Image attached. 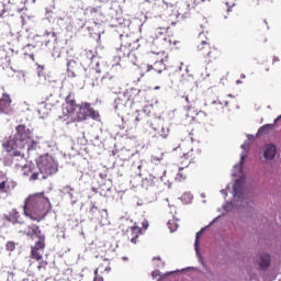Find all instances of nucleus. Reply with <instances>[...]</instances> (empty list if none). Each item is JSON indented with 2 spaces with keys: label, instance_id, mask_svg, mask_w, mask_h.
Instances as JSON below:
<instances>
[{
  "label": "nucleus",
  "instance_id": "52",
  "mask_svg": "<svg viewBox=\"0 0 281 281\" xmlns=\"http://www.w3.org/2000/svg\"><path fill=\"white\" fill-rule=\"evenodd\" d=\"M184 159H188L190 157V153L183 154Z\"/></svg>",
  "mask_w": 281,
  "mask_h": 281
},
{
  "label": "nucleus",
  "instance_id": "17",
  "mask_svg": "<svg viewBox=\"0 0 281 281\" xmlns=\"http://www.w3.org/2000/svg\"><path fill=\"white\" fill-rule=\"evenodd\" d=\"M198 38L200 41V44L198 45V52H202L203 56L210 57L212 54V48H210V44L205 41V32H201Z\"/></svg>",
  "mask_w": 281,
  "mask_h": 281
},
{
  "label": "nucleus",
  "instance_id": "60",
  "mask_svg": "<svg viewBox=\"0 0 281 281\" xmlns=\"http://www.w3.org/2000/svg\"><path fill=\"white\" fill-rule=\"evenodd\" d=\"M105 271H108V272L111 271V267H106Z\"/></svg>",
  "mask_w": 281,
  "mask_h": 281
},
{
  "label": "nucleus",
  "instance_id": "16",
  "mask_svg": "<svg viewBox=\"0 0 281 281\" xmlns=\"http://www.w3.org/2000/svg\"><path fill=\"white\" fill-rule=\"evenodd\" d=\"M0 113L4 115H10L12 113V99H10V94L3 93L0 99Z\"/></svg>",
  "mask_w": 281,
  "mask_h": 281
},
{
  "label": "nucleus",
  "instance_id": "14",
  "mask_svg": "<svg viewBox=\"0 0 281 281\" xmlns=\"http://www.w3.org/2000/svg\"><path fill=\"white\" fill-rule=\"evenodd\" d=\"M76 111H78V104H76V95L74 93H69L66 97V103L63 105V115L65 117L64 120L69 122Z\"/></svg>",
  "mask_w": 281,
  "mask_h": 281
},
{
  "label": "nucleus",
  "instance_id": "37",
  "mask_svg": "<svg viewBox=\"0 0 281 281\" xmlns=\"http://www.w3.org/2000/svg\"><path fill=\"white\" fill-rule=\"evenodd\" d=\"M190 269H193V268H184V269H181V270L169 271L166 274H162L161 278H166L167 276H172V273H180V271H188Z\"/></svg>",
  "mask_w": 281,
  "mask_h": 281
},
{
  "label": "nucleus",
  "instance_id": "49",
  "mask_svg": "<svg viewBox=\"0 0 281 281\" xmlns=\"http://www.w3.org/2000/svg\"><path fill=\"white\" fill-rule=\"evenodd\" d=\"M218 218H221V216H217V217H215L213 221H211V223L209 224V227L212 226V224H213L215 221H218Z\"/></svg>",
  "mask_w": 281,
  "mask_h": 281
},
{
  "label": "nucleus",
  "instance_id": "63",
  "mask_svg": "<svg viewBox=\"0 0 281 281\" xmlns=\"http://www.w3.org/2000/svg\"><path fill=\"white\" fill-rule=\"evenodd\" d=\"M201 198H202V199H205V193H201Z\"/></svg>",
  "mask_w": 281,
  "mask_h": 281
},
{
  "label": "nucleus",
  "instance_id": "55",
  "mask_svg": "<svg viewBox=\"0 0 281 281\" xmlns=\"http://www.w3.org/2000/svg\"><path fill=\"white\" fill-rule=\"evenodd\" d=\"M236 85H243V81L241 80H237Z\"/></svg>",
  "mask_w": 281,
  "mask_h": 281
},
{
  "label": "nucleus",
  "instance_id": "27",
  "mask_svg": "<svg viewBox=\"0 0 281 281\" xmlns=\"http://www.w3.org/2000/svg\"><path fill=\"white\" fill-rule=\"evenodd\" d=\"M130 232H132V238H131V243H133L134 245L137 244V238H139V235L142 234V228H139V226H132L130 228Z\"/></svg>",
  "mask_w": 281,
  "mask_h": 281
},
{
  "label": "nucleus",
  "instance_id": "54",
  "mask_svg": "<svg viewBox=\"0 0 281 281\" xmlns=\"http://www.w3.org/2000/svg\"><path fill=\"white\" fill-rule=\"evenodd\" d=\"M254 138H255L254 135H248V140H251Z\"/></svg>",
  "mask_w": 281,
  "mask_h": 281
},
{
  "label": "nucleus",
  "instance_id": "19",
  "mask_svg": "<svg viewBox=\"0 0 281 281\" xmlns=\"http://www.w3.org/2000/svg\"><path fill=\"white\" fill-rule=\"evenodd\" d=\"M157 183H159V178L149 176L143 180V188L145 190H150V192H157Z\"/></svg>",
  "mask_w": 281,
  "mask_h": 281
},
{
  "label": "nucleus",
  "instance_id": "64",
  "mask_svg": "<svg viewBox=\"0 0 281 281\" xmlns=\"http://www.w3.org/2000/svg\"><path fill=\"white\" fill-rule=\"evenodd\" d=\"M240 78L245 79V78H246V76H245V75H240Z\"/></svg>",
  "mask_w": 281,
  "mask_h": 281
},
{
  "label": "nucleus",
  "instance_id": "40",
  "mask_svg": "<svg viewBox=\"0 0 281 281\" xmlns=\"http://www.w3.org/2000/svg\"><path fill=\"white\" fill-rule=\"evenodd\" d=\"M176 181H186V176H183V173H181V171H179L176 176Z\"/></svg>",
  "mask_w": 281,
  "mask_h": 281
},
{
  "label": "nucleus",
  "instance_id": "26",
  "mask_svg": "<svg viewBox=\"0 0 281 281\" xmlns=\"http://www.w3.org/2000/svg\"><path fill=\"white\" fill-rule=\"evenodd\" d=\"M167 59H168V56H165L154 64V69H155V71H157V74H161L164 71V69H166L165 63Z\"/></svg>",
  "mask_w": 281,
  "mask_h": 281
},
{
  "label": "nucleus",
  "instance_id": "29",
  "mask_svg": "<svg viewBox=\"0 0 281 281\" xmlns=\"http://www.w3.org/2000/svg\"><path fill=\"white\" fill-rule=\"evenodd\" d=\"M8 221L11 223H19V211L16 209H13L7 216Z\"/></svg>",
  "mask_w": 281,
  "mask_h": 281
},
{
  "label": "nucleus",
  "instance_id": "8",
  "mask_svg": "<svg viewBox=\"0 0 281 281\" xmlns=\"http://www.w3.org/2000/svg\"><path fill=\"white\" fill-rule=\"evenodd\" d=\"M87 117L98 120L100 114L91 108L90 103H82L81 105H78L77 110L70 116V120L67 121V124H70V122H82L83 120H87Z\"/></svg>",
  "mask_w": 281,
  "mask_h": 281
},
{
  "label": "nucleus",
  "instance_id": "10",
  "mask_svg": "<svg viewBox=\"0 0 281 281\" xmlns=\"http://www.w3.org/2000/svg\"><path fill=\"white\" fill-rule=\"evenodd\" d=\"M160 7L164 10V15L168 18L170 25H175L176 23H179V19L183 16V12L179 10L177 4L162 1L160 3Z\"/></svg>",
  "mask_w": 281,
  "mask_h": 281
},
{
  "label": "nucleus",
  "instance_id": "20",
  "mask_svg": "<svg viewBox=\"0 0 281 281\" xmlns=\"http://www.w3.org/2000/svg\"><path fill=\"white\" fill-rule=\"evenodd\" d=\"M16 188V182L14 180L7 179L0 182V192L4 194H10L12 190Z\"/></svg>",
  "mask_w": 281,
  "mask_h": 281
},
{
  "label": "nucleus",
  "instance_id": "57",
  "mask_svg": "<svg viewBox=\"0 0 281 281\" xmlns=\"http://www.w3.org/2000/svg\"><path fill=\"white\" fill-rule=\"evenodd\" d=\"M46 263H43V265H40L38 267H37V269H43V266H45Z\"/></svg>",
  "mask_w": 281,
  "mask_h": 281
},
{
  "label": "nucleus",
  "instance_id": "9",
  "mask_svg": "<svg viewBox=\"0 0 281 281\" xmlns=\"http://www.w3.org/2000/svg\"><path fill=\"white\" fill-rule=\"evenodd\" d=\"M86 56L87 58L92 60L91 68L88 71V78L92 80V87H98L100 86V81H98V78H100V74H102V69L100 68V61L98 60V57H93L92 50H88L86 53Z\"/></svg>",
  "mask_w": 281,
  "mask_h": 281
},
{
  "label": "nucleus",
  "instance_id": "28",
  "mask_svg": "<svg viewBox=\"0 0 281 281\" xmlns=\"http://www.w3.org/2000/svg\"><path fill=\"white\" fill-rule=\"evenodd\" d=\"M44 38H47L45 44L47 47V44L52 43V41H56V32H54L53 29L46 30L43 34Z\"/></svg>",
  "mask_w": 281,
  "mask_h": 281
},
{
  "label": "nucleus",
  "instance_id": "42",
  "mask_svg": "<svg viewBox=\"0 0 281 281\" xmlns=\"http://www.w3.org/2000/svg\"><path fill=\"white\" fill-rule=\"evenodd\" d=\"M16 78L19 80H23V82H25V72H23V71L18 72Z\"/></svg>",
  "mask_w": 281,
  "mask_h": 281
},
{
  "label": "nucleus",
  "instance_id": "41",
  "mask_svg": "<svg viewBox=\"0 0 281 281\" xmlns=\"http://www.w3.org/2000/svg\"><path fill=\"white\" fill-rule=\"evenodd\" d=\"M93 281H104V278H102V276L98 274V269L94 270Z\"/></svg>",
  "mask_w": 281,
  "mask_h": 281
},
{
  "label": "nucleus",
  "instance_id": "51",
  "mask_svg": "<svg viewBox=\"0 0 281 281\" xmlns=\"http://www.w3.org/2000/svg\"><path fill=\"white\" fill-rule=\"evenodd\" d=\"M280 59L278 57H273L272 63H279Z\"/></svg>",
  "mask_w": 281,
  "mask_h": 281
},
{
  "label": "nucleus",
  "instance_id": "56",
  "mask_svg": "<svg viewBox=\"0 0 281 281\" xmlns=\"http://www.w3.org/2000/svg\"><path fill=\"white\" fill-rule=\"evenodd\" d=\"M154 89H155V91H159L160 87L156 86Z\"/></svg>",
  "mask_w": 281,
  "mask_h": 281
},
{
  "label": "nucleus",
  "instance_id": "4",
  "mask_svg": "<svg viewBox=\"0 0 281 281\" xmlns=\"http://www.w3.org/2000/svg\"><path fill=\"white\" fill-rule=\"evenodd\" d=\"M139 93H142L139 89L131 88L120 94L114 101L115 111H119V113H126L128 109H133V104H135V100Z\"/></svg>",
  "mask_w": 281,
  "mask_h": 281
},
{
  "label": "nucleus",
  "instance_id": "31",
  "mask_svg": "<svg viewBox=\"0 0 281 281\" xmlns=\"http://www.w3.org/2000/svg\"><path fill=\"white\" fill-rule=\"evenodd\" d=\"M116 23L111 24V27H128V22L124 21V19L115 20Z\"/></svg>",
  "mask_w": 281,
  "mask_h": 281
},
{
  "label": "nucleus",
  "instance_id": "2",
  "mask_svg": "<svg viewBox=\"0 0 281 281\" xmlns=\"http://www.w3.org/2000/svg\"><path fill=\"white\" fill-rule=\"evenodd\" d=\"M38 143L32 138V131L25 125H18L16 133L2 144L5 153L13 157V161L25 162L23 150H35Z\"/></svg>",
  "mask_w": 281,
  "mask_h": 281
},
{
  "label": "nucleus",
  "instance_id": "36",
  "mask_svg": "<svg viewBox=\"0 0 281 281\" xmlns=\"http://www.w3.org/2000/svg\"><path fill=\"white\" fill-rule=\"evenodd\" d=\"M68 281H82V274L80 273H74Z\"/></svg>",
  "mask_w": 281,
  "mask_h": 281
},
{
  "label": "nucleus",
  "instance_id": "11",
  "mask_svg": "<svg viewBox=\"0 0 281 281\" xmlns=\"http://www.w3.org/2000/svg\"><path fill=\"white\" fill-rule=\"evenodd\" d=\"M11 164L15 168H22L24 177H29L30 181H37L38 171H36V165H34L33 162L25 164V158L24 162L21 160L14 161V157H11Z\"/></svg>",
  "mask_w": 281,
  "mask_h": 281
},
{
  "label": "nucleus",
  "instance_id": "62",
  "mask_svg": "<svg viewBox=\"0 0 281 281\" xmlns=\"http://www.w3.org/2000/svg\"><path fill=\"white\" fill-rule=\"evenodd\" d=\"M186 102H190V99L188 97H184Z\"/></svg>",
  "mask_w": 281,
  "mask_h": 281
},
{
  "label": "nucleus",
  "instance_id": "58",
  "mask_svg": "<svg viewBox=\"0 0 281 281\" xmlns=\"http://www.w3.org/2000/svg\"><path fill=\"white\" fill-rule=\"evenodd\" d=\"M154 260H161V257H154Z\"/></svg>",
  "mask_w": 281,
  "mask_h": 281
},
{
  "label": "nucleus",
  "instance_id": "59",
  "mask_svg": "<svg viewBox=\"0 0 281 281\" xmlns=\"http://www.w3.org/2000/svg\"><path fill=\"white\" fill-rule=\"evenodd\" d=\"M153 69V66H147V71H150Z\"/></svg>",
  "mask_w": 281,
  "mask_h": 281
},
{
  "label": "nucleus",
  "instance_id": "24",
  "mask_svg": "<svg viewBox=\"0 0 281 281\" xmlns=\"http://www.w3.org/2000/svg\"><path fill=\"white\" fill-rule=\"evenodd\" d=\"M117 56L115 57L116 63H120L122 58H126V56H131V48L124 45H121L120 49L117 50Z\"/></svg>",
  "mask_w": 281,
  "mask_h": 281
},
{
  "label": "nucleus",
  "instance_id": "1",
  "mask_svg": "<svg viewBox=\"0 0 281 281\" xmlns=\"http://www.w3.org/2000/svg\"><path fill=\"white\" fill-rule=\"evenodd\" d=\"M249 146V142H245L241 145L243 153L240 155V164L235 165L233 167V177H239L233 186V199L234 201L227 202L223 205V210L225 212H232V210H236V207H249V204L252 203L251 194L246 188V179L243 177V161L247 159V147Z\"/></svg>",
  "mask_w": 281,
  "mask_h": 281
},
{
  "label": "nucleus",
  "instance_id": "23",
  "mask_svg": "<svg viewBox=\"0 0 281 281\" xmlns=\"http://www.w3.org/2000/svg\"><path fill=\"white\" fill-rule=\"evenodd\" d=\"M61 193L69 196L71 205H76V203H78V195L74 188L66 186L61 189Z\"/></svg>",
  "mask_w": 281,
  "mask_h": 281
},
{
  "label": "nucleus",
  "instance_id": "22",
  "mask_svg": "<svg viewBox=\"0 0 281 281\" xmlns=\"http://www.w3.org/2000/svg\"><path fill=\"white\" fill-rule=\"evenodd\" d=\"M258 265L262 271H267L269 265H271V256L269 254L259 255Z\"/></svg>",
  "mask_w": 281,
  "mask_h": 281
},
{
  "label": "nucleus",
  "instance_id": "39",
  "mask_svg": "<svg viewBox=\"0 0 281 281\" xmlns=\"http://www.w3.org/2000/svg\"><path fill=\"white\" fill-rule=\"evenodd\" d=\"M182 201H184L186 203H190L192 201V193H184L182 195Z\"/></svg>",
  "mask_w": 281,
  "mask_h": 281
},
{
  "label": "nucleus",
  "instance_id": "47",
  "mask_svg": "<svg viewBox=\"0 0 281 281\" xmlns=\"http://www.w3.org/2000/svg\"><path fill=\"white\" fill-rule=\"evenodd\" d=\"M157 276H160L159 270H156V271H153V272H151V277H153V278H157Z\"/></svg>",
  "mask_w": 281,
  "mask_h": 281
},
{
  "label": "nucleus",
  "instance_id": "38",
  "mask_svg": "<svg viewBox=\"0 0 281 281\" xmlns=\"http://www.w3.org/2000/svg\"><path fill=\"white\" fill-rule=\"evenodd\" d=\"M169 133H170V128H166V127H162L161 128V132H160V137H162L164 139H166V137H168V135H169Z\"/></svg>",
  "mask_w": 281,
  "mask_h": 281
},
{
  "label": "nucleus",
  "instance_id": "6",
  "mask_svg": "<svg viewBox=\"0 0 281 281\" xmlns=\"http://www.w3.org/2000/svg\"><path fill=\"white\" fill-rule=\"evenodd\" d=\"M151 48L159 49V52H155L153 50V54H157V56H159V54H161V56H164L166 53L164 52V49H166V47H170L172 45V40H170V36H168V34H166V27H160L158 30H156L154 36L151 37Z\"/></svg>",
  "mask_w": 281,
  "mask_h": 281
},
{
  "label": "nucleus",
  "instance_id": "35",
  "mask_svg": "<svg viewBox=\"0 0 281 281\" xmlns=\"http://www.w3.org/2000/svg\"><path fill=\"white\" fill-rule=\"evenodd\" d=\"M145 168H146V160H140V162L137 165L139 177H142V170H144Z\"/></svg>",
  "mask_w": 281,
  "mask_h": 281
},
{
  "label": "nucleus",
  "instance_id": "33",
  "mask_svg": "<svg viewBox=\"0 0 281 281\" xmlns=\"http://www.w3.org/2000/svg\"><path fill=\"white\" fill-rule=\"evenodd\" d=\"M34 45H32V44H29V45H26V46H24L22 49H23V52H24V56H30L31 58H34V54H30V53H27V52H32V49H34Z\"/></svg>",
  "mask_w": 281,
  "mask_h": 281
},
{
  "label": "nucleus",
  "instance_id": "12",
  "mask_svg": "<svg viewBox=\"0 0 281 281\" xmlns=\"http://www.w3.org/2000/svg\"><path fill=\"white\" fill-rule=\"evenodd\" d=\"M101 82L112 91V93L122 92V81L119 77L113 76L111 72H106L102 78Z\"/></svg>",
  "mask_w": 281,
  "mask_h": 281
},
{
  "label": "nucleus",
  "instance_id": "34",
  "mask_svg": "<svg viewBox=\"0 0 281 281\" xmlns=\"http://www.w3.org/2000/svg\"><path fill=\"white\" fill-rule=\"evenodd\" d=\"M7 251H14L16 249V244L14 241H8L5 245Z\"/></svg>",
  "mask_w": 281,
  "mask_h": 281
},
{
  "label": "nucleus",
  "instance_id": "5",
  "mask_svg": "<svg viewBox=\"0 0 281 281\" xmlns=\"http://www.w3.org/2000/svg\"><path fill=\"white\" fill-rule=\"evenodd\" d=\"M36 168L40 175H42V179H47V177H52V175L58 172V161L48 154L42 155L36 161Z\"/></svg>",
  "mask_w": 281,
  "mask_h": 281
},
{
  "label": "nucleus",
  "instance_id": "53",
  "mask_svg": "<svg viewBox=\"0 0 281 281\" xmlns=\"http://www.w3.org/2000/svg\"><path fill=\"white\" fill-rule=\"evenodd\" d=\"M199 114H202V115H204V116H207V114H205V112H203V111H200L199 113H196V115H199Z\"/></svg>",
  "mask_w": 281,
  "mask_h": 281
},
{
  "label": "nucleus",
  "instance_id": "21",
  "mask_svg": "<svg viewBox=\"0 0 281 281\" xmlns=\"http://www.w3.org/2000/svg\"><path fill=\"white\" fill-rule=\"evenodd\" d=\"M278 153V148L273 144L265 145L263 147V157L265 159H268V161H271V159L276 158V155Z\"/></svg>",
  "mask_w": 281,
  "mask_h": 281
},
{
  "label": "nucleus",
  "instance_id": "30",
  "mask_svg": "<svg viewBox=\"0 0 281 281\" xmlns=\"http://www.w3.org/2000/svg\"><path fill=\"white\" fill-rule=\"evenodd\" d=\"M271 128H273V125H271V124H266V125L261 126L257 132V137H260V135H267V133H269V131H271Z\"/></svg>",
  "mask_w": 281,
  "mask_h": 281
},
{
  "label": "nucleus",
  "instance_id": "61",
  "mask_svg": "<svg viewBox=\"0 0 281 281\" xmlns=\"http://www.w3.org/2000/svg\"><path fill=\"white\" fill-rule=\"evenodd\" d=\"M139 120H140L139 116L135 117V122H139Z\"/></svg>",
  "mask_w": 281,
  "mask_h": 281
},
{
  "label": "nucleus",
  "instance_id": "25",
  "mask_svg": "<svg viewBox=\"0 0 281 281\" xmlns=\"http://www.w3.org/2000/svg\"><path fill=\"white\" fill-rule=\"evenodd\" d=\"M203 232H205V228H202L200 232L196 233L195 241H194L195 254L200 262H203V256H201V250L199 249V238H201V236L203 235Z\"/></svg>",
  "mask_w": 281,
  "mask_h": 281
},
{
  "label": "nucleus",
  "instance_id": "7",
  "mask_svg": "<svg viewBox=\"0 0 281 281\" xmlns=\"http://www.w3.org/2000/svg\"><path fill=\"white\" fill-rule=\"evenodd\" d=\"M29 234L38 238V240L35 241V246L32 247L31 256L34 260H41L43 254H45V235L41 233V228L36 225L29 226Z\"/></svg>",
  "mask_w": 281,
  "mask_h": 281
},
{
  "label": "nucleus",
  "instance_id": "3",
  "mask_svg": "<svg viewBox=\"0 0 281 281\" xmlns=\"http://www.w3.org/2000/svg\"><path fill=\"white\" fill-rule=\"evenodd\" d=\"M49 200L43 193H35L24 201L23 210L31 221L41 222L49 212Z\"/></svg>",
  "mask_w": 281,
  "mask_h": 281
},
{
  "label": "nucleus",
  "instance_id": "50",
  "mask_svg": "<svg viewBox=\"0 0 281 281\" xmlns=\"http://www.w3.org/2000/svg\"><path fill=\"white\" fill-rule=\"evenodd\" d=\"M162 158L153 157L151 161H161Z\"/></svg>",
  "mask_w": 281,
  "mask_h": 281
},
{
  "label": "nucleus",
  "instance_id": "48",
  "mask_svg": "<svg viewBox=\"0 0 281 281\" xmlns=\"http://www.w3.org/2000/svg\"><path fill=\"white\" fill-rule=\"evenodd\" d=\"M192 8H194L193 3H190V1L187 2V9L188 10H192Z\"/></svg>",
  "mask_w": 281,
  "mask_h": 281
},
{
  "label": "nucleus",
  "instance_id": "18",
  "mask_svg": "<svg viewBox=\"0 0 281 281\" xmlns=\"http://www.w3.org/2000/svg\"><path fill=\"white\" fill-rule=\"evenodd\" d=\"M67 77L71 80H80V75L78 74V63H76L74 59H70L67 63Z\"/></svg>",
  "mask_w": 281,
  "mask_h": 281
},
{
  "label": "nucleus",
  "instance_id": "43",
  "mask_svg": "<svg viewBox=\"0 0 281 281\" xmlns=\"http://www.w3.org/2000/svg\"><path fill=\"white\" fill-rule=\"evenodd\" d=\"M226 5H227V12H232V8H234L235 3L234 2H229V1H226Z\"/></svg>",
  "mask_w": 281,
  "mask_h": 281
},
{
  "label": "nucleus",
  "instance_id": "45",
  "mask_svg": "<svg viewBox=\"0 0 281 281\" xmlns=\"http://www.w3.org/2000/svg\"><path fill=\"white\" fill-rule=\"evenodd\" d=\"M188 117H192V120H194V115H192V108L188 109V113H187Z\"/></svg>",
  "mask_w": 281,
  "mask_h": 281
},
{
  "label": "nucleus",
  "instance_id": "13",
  "mask_svg": "<svg viewBox=\"0 0 281 281\" xmlns=\"http://www.w3.org/2000/svg\"><path fill=\"white\" fill-rule=\"evenodd\" d=\"M88 216L91 221H97L100 225H106L109 223V213L106 210H99L94 203L91 204Z\"/></svg>",
  "mask_w": 281,
  "mask_h": 281
},
{
  "label": "nucleus",
  "instance_id": "44",
  "mask_svg": "<svg viewBox=\"0 0 281 281\" xmlns=\"http://www.w3.org/2000/svg\"><path fill=\"white\" fill-rule=\"evenodd\" d=\"M142 225H143V229H148V227H149L148 220H144L142 222Z\"/></svg>",
  "mask_w": 281,
  "mask_h": 281
},
{
  "label": "nucleus",
  "instance_id": "32",
  "mask_svg": "<svg viewBox=\"0 0 281 281\" xmlns=\"http://www.w3.org/2000/svg\"><path fill=\"white\" fill-rule=\"evenodd\" d=\"M171 234L177 232V229H179V224L177 223V221L175 220H170L168 223H167Z\"/></svg>",
  "mask_w": 281,
  "mask_h": 281
},
{
  "label": "nucleus",
  "instance_id": "46",
  "mask_svg": "<svg viewBox=\"0 0 281 281\" xmlns=\"http://www.w3.org/2000/svg\"><path fill=\"white\" fill-rule=\"evenodd\" d=\"M221 194H223L224 199H227V189H222Z\"/></svg>",
  "mask_w": 281,
  "mask_h": 281
},
{
  "label": "nucleus",
  "instance_id": "15",
  "mask_svg": "<svg viewBox=\"0 0 281 281\" xmlns=\"http://www.w3.org/2000/svg\"><path fill=\"white\" fill-rule=\"evenodd\" d=\"M46 19L49 23H57V25L61 30H69V25L71 24V19L69 16L64 15V16H58L56 13L47 11Z\"/></svg>",
  "mask_w": 281,
  "mask_h": 281
}]
</instances>
